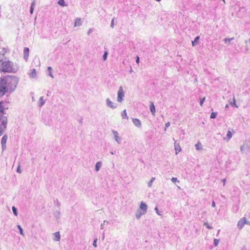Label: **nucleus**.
I'll use <instances>...</instances> for the list:
<instances>
[{
    "instance_id": "1",
    "label": "nucleus",
    "mask_w": 250,
    "mask_h": 250,
    "mask_svg": "<svg viewBox=\"0 0 250 250\" xmlns=\"http://www.w3.org/2000/svg\"><path fill=\"white\" fill-rule=\"evenodd\" d=\"M18 77L8 75L0 80V96H4L6 93H11L17 87L19 83Z\"/></svg>"
},
{
    "instance_id": "2",
    "label": "nucleus",
    "mask_w": 250,
    "mask_h": 250,
    "mask_svg": "<svg viewBox=\"0 0 250 250\" xmlns=\"http://www.w3.org/2000/svg\"><path fill=\"white\" fill-rule=\"evenodd\" d=\"M2 103L0 102V136L5 130L7 125V117L4 116L5 108L2 105Z\"/></svg>"
},
{
    "instance_id": "3",
    "label": "nucleus",
    "mask_w": 250,
    "mask_h": 250,
    "mask_svg": "<svg viewBox=\"0 0 250 250\" xmlns=\"http://www.w3.org/2000/svg\"><path fill=\"white\" fill-rule=\"evenodd\" d=\"M18 68L15 67L13 62L9 61H3L2 62L0 72L4 73H15Z\"/></svg>"
},
{
    "instance_id": "4",
    "label": "nucleus",
    "mask_w": 250,
    "mask_h": 250,
    "mask_svg": "<svg viewBox=\"0 0 250 250\" xmlns=\"http://www.w3.org/2000/svg\"><path fill=\"white\" fill-rule=\"evenodd\" d=\"M124 92L123 91L122 87L120 86L118 91L117 101L119 103H122L124 100L123 98L124 97Z\"/></svg>"
},
{
    "instance_id": "5",
    "label": "nucleus",
    "mask_w": 250,
    "mask_h": 250,
    "mask_svg": "<svg viewBox=\"0 0 250 250\" xmlns=\"http://www.w3.org/2000/svg\"><path fill=\"white\" fill-rule=\"evenodd\" d=\"M247 223V219L245 217L241 219L237 223V227L239 229H242L244 225Z\"/></svg>"
},
{
    "instance_id": "6",
    "label": "nucleus",
    "mask_w": 250,
    "mask_h": 250,
    "mask_svg": "<svg viewBox=\"0 0 250 250\" xmlns=\"http://www.w3.org/2000/svg\"><path fill=\"white\" fill-rule=\"evenodd\" d=\"M106 104L107 107L112 109H115L117 107V104L111 102L109 98L106 99Z\"/></svg>"
},
{
    "instance_id": "7",
    "label": "nucleus",
    "mask_w": 250,
    "mask_h": 250,
    "mask_svg": "<svg viewBox=\"0 0 250 250\" xmlns=\"http://www.w3.org/2000/svg\"><path fill=\"white\" fill-rule=\"evenodd\" d=\"M140 210L143 211V213H146V212L147 209V206L143 202H142L141 203L139 209Z\"/></svg>"
},
{
    "instance_id": "8",
    "label": "nucleus",
    "mask_w": 250,
    "mask_h": 250,
    "mask_svg": "<svg viewBox=\"0 0 250 250\" xmlns=\"http://www.w3.org/2000/svg\"><path fill=\"white\" fill-rule=\"evenodd\" d=\"M112 132L114 136V139L115 141L118 143L120 144L121 142V137L118 135V132L114 130H112Z\"/></svg>"
},
{
    "instance_id": "9",
    "label": "nucleus",
    "mask_w": 250,
    "mask_h": 250,
    "mask_svg": "<svg viewBox=\"0 0 250 250\" xmlns=\"http://www.w3.org/2000/svg\"><path fill=\"white\" fill-rule=\"evenodd\" d=\"M7 138H8L7 135H4L1 139V144L2 148L3 150H4L6 148V144Z\"/></svg>"
},
{
    "instance_id": "10",
    "label": "nucleus",
    "mask_w": 250,
    "mask_h": 250,
    "mask_svg": "<svg viewBox=\"0 0 250 250\" xmlns=\"http://www.w3.org/2000/svg\"><path fill=\"white\" fill-rule=\"evenodd\" d=\"M250 147L248 145H244L241 146L240 150L242 153H247L249 152Z\"/></svg>"
},
{
    "instance_id": "11",
    "label": "nucleus",
    "mask_w": 250,
    "mask_h": 250,
    "mask_svg": "<svg viewBox=\"0 0 250 250\" xmlns=\"http://www.w3.org/2000/svg\"><path fill=\"white\" fill-rule=\"evenodd\" d=\"M132 122L134 125L138 127H141L142 124L141 121L137 118L132 119Z\"/></svg>"
},
{
    "instance_id": "12",
    "label": "nucleus",
    "mask_w": 250,
    "mask_h": 250,
    "mask_svg": "<svg viewBox=\"0 0 250 250\" xmlns=\"http://www.w3.org/2000/svg\"><path fill=\"white\" fill-rule=\"evenodd\" d=\"M82 24L81 19L80 18H76L74 22V27L80 26Z\"/></svg>"
},
{
    "instance_id": "13",
    "label": "nucleus",
    "mask_w": 250,
    "mask_h": 250,
    "mask_svg": "<svg viewBox=\"0 0 250 250\" xmlns=\"http://www.w3.org/2000/svg\"><path fill=\"white\" fill-rule=\"evenodd\" d=\"M29 49L28 47H25L23 50L24 58L27 60L29 56Z\"/></svg>"
},
{
    "instance_id": "14",
    "label": "nucleus",
    "mask_w": 250,
    "mask_h": 250,
    "mask_svg": "<svg viewBox=\"0 0 250 250\" xmlns=\"http://www.w3.org/2000/svg\"><path fill=\"white\" fill-rule=\"evenodd\" d=\"M53 240L56 241H59L60 240V234L59 232H56L53 233Z\"/></svg>"
},
{
    "instance_id": "15",
    "label": "nucleus",
    "mask_w": 250,
    "mask_h": 250,
    "mask_svg": "<svg viewBox=\"0 0 250 250\" xmlns=\"http://www.w3.org/2000/svg\"><path fill=\"white\" fill-rule=\"evenodd\" d=\"M45 103V100L43 99V97H41L38 103V105L39 107H42Z\"/></svg>"
},
{
    "instance_id": "16",
    "label": "nucleus",
    "mask_w": 250,
    "mask_h": 250,
    "mask_svg": "<svg viewBox=\"0 0 250 250\" xmlns=\"http://www.w3.org/2000/svg\"><path fill=\"white\" fill-rule=\"evenodd\" d=\"M145 213H143V211L140 210V209H138L137 211V212L135 214V216H136V218L137 219H139L141 216L145 214Z\"/></svg>"
},
{
    "instance_id": "17",
    "label": "nucleus",
    "mask_w": 250,
    "mask_h": 250,
    "mask_svg": "<svg viewBox=\"0 0 250 250\" xmlns=\"http://www.w3.org/2000/svg\"><path fill=\"white\" fill-rule=\"evenodd\" d=\"M150 110L152 115H154L155 113V107L152 102L151 103V105H150Z\"/></svg>"
},
{
    "instance_id": "18",
    "label": "nucleus",
    "mask_w": 250,
    "mask_h": 250,
    "mask_svg": "<svg viewBox=\"0 0 250 250\" xmlns=\"http://www.w3.org/2000/svg\"><path fill=\"white\" fill-rule=\"evenodd\" d=\"M102 162H98L95 165V170L96 171H98L102 166Z\"/></svg>"
},
{
    "instance_id": "19",
    "label": "nucleus",
    "mask_w": 250,
    "mask_h": 250,
    "mask_svg": "<svg viewBox=\"0 0 250 250\" xmlns=\"http://www.w3.org/2000/svg\"><path fill=\"white\" fill-rule=\"evenodd\" d=\"M29 75L31 78H35L36 77V71L35 69L31 70V72L29 73Z\"/></svg>"
},
{
    "instance_id": "20",
    "label": "nucleus",
    "mask_w": 250,
    "mask_h": 250,
    "mask_svg": "<svg viewBox=\"0 0 250 250\" xmlns=\"http://www.w3.org/2000/svg\"><path fill=\"white\" fill-rule=\"evenodd\" d=\"M234 39V38H225L224 39V41L225 43L229 44L230 43V42L232 41Z\"/></svg>"
},
{
    "instance_id": "21",
    "label": "nucleus",
    "mask_w": 250,
    "mask_h": 250,
    "mask_svg": "<svg viewBox=\"0 0 250 250\" xmlns=\"http://www.w3.org/2000/svg\"><path fill=\"white\" fill-rule=\"evenodd\" d=\"M54 215L55 216V217L57 219H59L60 218V215H61V213L59 211H56L54 213Z\"/></svg>"
},
{
    "instance_id": "22",
    "label": "nucleus",
    "mask_w": 250,
    "mask_h": 250,
    "mask_svg": "<svg viewBox=\"0 0 250 250\" xmlns=\"http://www.w3.org/2000/svg\"><path fill=\"white\" fill-rule=\"evenodd\" d=\"M199 39H200V37L199 36H197L195 38L194 40L192 42V46H195L196 44V43L199 41Z\"/></svg>"
},
{
    "instance_id": "23",
    "label": "nucleus",
    "mask_w": 250,
    "mask_h": 250,
    "mask_svg": "<svg viewBox=\"0 0 250 250\" xmlns=\"http://www.w3.org/2000/svg\"><path fill=\"white\" fill-rule=\"evenodd\" d=\"M121 116L123 118H126V119H128V116L127 115V113H126V110L125 109L122 112V114H121Z\"/></svg>"
},
{
    "instance_id": "24",
    "label": "nucleus",
    "mask_w": 250,
    "mask_h": 250,
    "mask_svg": "<svg viewBox=\"0 0 250 250\" xmlns=\"http://www.w3.org/2000/svg\"><path fill=\"white\" fill-rule=\"evenodd\" d=\"M196 149L197 150L202 149V146L199 142H198L195 146Z\"/></svg>"
},
{
    "instance_id": "25",
    "label": "nucleus",
    "mask_w": 250,
    "mask_h": 250,
    "mask_svg": "<svg viewBox=\"0 0 250 250\" xmlns=\"http://www.w3.org/2000/svg\"><path fill=\"white\" fill-rule=\"evenodd\" d=\"M52 67H50V66H48L47 67V70L49 72V76H50L51 78H54V76L52 74Z\"/></svg>"
},
{
    "instance_id": "26",
    "label": "nucleus",
    "mask_w": 250,
    "mask_h": 250,
    "mask_svg": "<svg viewBox=\"0 0 250 250\" xmlns=\"http://www.w3.org/2000/svg\"><path fill=\"white\" fill-rule=\"evenodd\" d=\"M175 150L176 151V153L177 154V152H179L181 151L180 146L179 145H176V141H175Z\"/></svg>"
},
{
    "instance_id": "27",
    "label": "nucleus",
    "mask_w": 250,
    "mask_h": 250,
    "mask_svg": "<svg viewBox=\"0 0 250 250\" xmlns=\"http://www.w3.org/2000/svg\"><path fill=\"white\" fill-rule=\"evenodd\" d=\"M155 178L154 177H152L150 181L148 183V187L150 188L152 186V183L155 180Z\"/></svg>"
},
{
    "instance_id": "28",
    "label": "nucleus",
    "mask_w": 250,
    "mask_h": 250,
    "mask_svg": "<svg viewBox=\"0 0 250 250\" xmlns=\"http://www.w3.org/2000/svg\"><path fill=\"white\" fill-rule=\"evenodd\" d=\"M12 211L13 212L15 216H17L18 215V211H17V209L14 206H13L12 208Z\"/></svg>"
},
{
    "instance_id": "29",
    "label": "nucleus",
    "mask_w": 250,
    "mask_h": 250,
    "mask_svg": "<svg viewBox=\"0 0 250 250\" xmlns=\"http://www.w3.org/2000/svg\"><path fill=\"white\" fill-rule=\"evenodd\" d=\"M232 133L231 132V131L230 130H229L227 132V136L228 137V140H230V139L232 137Z\"/></svg>"
},
{
    "instance_id": "30",
    "label": "nucleus",
    "mask_w": 250,
    "mask_h": 250,
    "mask_svg": "<svg viewBox=\"0 0 250 250\" xmlns=\"http://www.w3.org/2000/svg\"><path fill=\"white\" fill-rule=\"evenodd\" d=\"M17 228H18V229H19V230L20 231V234H21L22 236H23L24 235V233H23V229L21 228V226L18 225L17 226Z\"/></svg>"
},
{
    "instance_id": "31",
    "label": "nucleus",
    "mask_w": 250,
    "mask_h": 250,
    "mask_svg": "<svg viewBox=\"0 0 250 250\" xmlns=\"http://www.w3.org/2000/svg\"><path fill=\"white\" fill-rule=\"evenodd\" d=\"M58 3L60 5L62 6H64L66 5L65 4L64 0H59Z\"/></svg>"
},
{
    "instance_id": "32",
    "label": "nucleus",
    "mask_w": 250,
    "mask_h": 250,
    "mask_svg": "<svg viewBox=\"0 0 250 250\" xmlns=\"http://www.w3.org/2000/svg\"><path fill=\"white\" fill-rule=\"evenodd\" d=\"M216 115H217V113H216V112H212V113H211V115H210V118L211 119H214V118H216Z\"/></svg>"
},
{
    "instance_id": "33",
    "label": "nucleus",
    "mask_w": 250,
    "mask_h": 250,
    "mask_svg": "<svg viewBox=\"0 0 250 250\" xmlns=\"http://www.w3.org/2000/svg\"><path fill=\"white\" fill-rule=\"evenodd\" d=\"M55 204L56 206H57L58 208H59L61 205V203L59 202V201L58 199H56L55 201Z\"/></svg>"
},
{
    "instance_id": "34",
    "label": "nucleus",
    "mask_w": 250,
    "mask_h": 250,
    "mask_svg": "<svg viewBox=\"0 0 250 250\" xmlns=\"http://www.w3.org/2000/svg\"><path fill=\"white\" fill-rule=\"evenodd\" d=\"M107 54H108V53L107 51L104 52V53L103 55V59L104 61L106 60V59H107Z\"/></svg>"
},
{
    "instance_id": "35",
    "label": "nucleus",
    "mask_w": 250,
    "mask_h": 250,
    "mask_svg": "<svg viewBox=\"0 0 250 250\" xmlns=\"http://www.w3.org/2000/svg\"><path fill=\"white\" fill-rule=\"evenodd\" d=\"M229 104H230V105H231L232 106H235L236 107H237V106L236 105V104H235V100L234 97H233V102H229Z\"/></svg>"
},
{
    "instance_id": "36",
    "label": "nucleus",
    "mask_w": 250,
    "mask_h": 250,
    "mask_svg": "<svg viewBox=\"0 0 250 250\" xmlns=\"http://www.w3.org/2000/svg\"><path fill=\"white\" fill-rule=\"evenodd\" d=\"M204 225H205L206 226V227L208 229H212V227L211 226H210V225H209L208 223H204Z\"/></svg>"
},
{
    "instance_id": "37",
    "label": "nucleus",
    "mask_w": 250,
    "mask_h": 250,
    "mask_svg": "<svg viewBox=\"0 0 250 250\" xmlns=\"http://www.w3.org/2000/svg\"><path fill=\"white\" fill-rule=\"evenodd\" d=\"M205 99H206L205 97H204L203 99L200 100V104L201 106H202V104H203Z\"/></svg>"
},
{
    "instance_id": "38",
    "label": "nucleus",
    "mask_w": 250,
    "mask_h": 250,
    "mask_svg": "<svg viewBox=\"0 0 250 250\" xmlns=\"http://www.w3.org/2000/svg\"><path fill=\"white\" fill-rule=\"evenodd\" d=\"M218 243H219L218 240H217L216 239H214V244L215 246H217L218 244Z\"/></svg>"
},
{
    "instance_id": "39",
    "label": "nucleus",
    "mask_w": 250,
    "mask_h": 250,
    "mask_svg": "<svg viewBox=\"0 0 250 250\" xmlns=\"http://www.w3.org/2000/svg\"><path fill=\"white\" fill-rule=\"evenodd\" d=\"M97 238H95L94 239L93 243V245L95 247H97Z\"/></svg>"
},
{
    "instance_id": "40",
    "label": "nucleus",
    "mask_w": 250,
    "mask_h": 250,
    "mask_svg": "<svg viewBox=\"0 0 250 250\" xmlns=\"http://www.w3.org/2000/svg\"><path fill=\"white\" fill-rule=\"evenodd\" d=\"M169 126H170V123L169 122H168L165 124V130H166L167 129V128Z\"/></svg>"
},
{
    "instance_id": "41",
    "label": "nucleus",
    "mask_w": 250,
    "mask_h": 250,
    "mask_svg": "<svg viewBox=\"0 0 250 250\" xmlns=\"http://www.w3.org/2000/svg\"><path fill=\"white\" fill-rule=\"evenodd\" d=\"M171 180L172 183H175V182H176L177 181V178L173 177L171 178Z\"/></svg>"
},
{
    "instance_id": "42",
    "label": "nucleus",
    "mask_w": 250,
    "mask_h": 250,
    "mask_svg": "<svg viewBox=\"0 0 250 250\" xmlns=\"http://www.w3.org/2000/svg\"><path fill=\"white\" fill-rule=\"evenodd\" d=\"M155 211H156V213H157L158 215H161V214L159 213V210H158V208H157V207H156V208H155Z\"/></svg>"
},
{
    "instance_id": "43",
    "label": "nucleus",
    "mask_w": 250,
    "mask_h": 250,
    "mask_svg": "<svg viewBox=\"0 0 250 250\" xmlns=\"http://www.w3.org/2000/svg\"><path fill=\"white\" fill-rule=\"evenodd\" d=\"M36 5V1L35 0H34L32 3H31V7H34V6H35Z\"/></svg>"
},
{
    "instance_id": "44",
    "label": "nucleus",
    "mask_w": 250,
    "mask_h": 250,
    "mask_svg": "<svg viewBox=\"0 0 250 250\" xmlns=\"http://www.w3.org/2000/svg\"><path fill=\"white\" fill-rule=\"evenodd\" d=\"M110 26H111V27L112 28L114 27V19H113L111 21Z\"/></svg>"
},
{
    "instance_id": "45",
    "label": "nucleus",
    "mask_w": 250,
    "mask_h": 250,
    "mask_svg": "<svg viewBox=\"0 0 250 250\" xmlns=\"http://www.w3.org/2000/svg\"><path fill=\"white\" fill-rule=\"evenodd\" d=\"M92 32V28L89 29V30L87 31V35H89Z\"/></svg>"
},
{
    "instance_id": "46",
    "label": "nucleus",
    "mask_w": 250,
    "mask_h": 250,
    "mask_svg": "<svg viewBox=\"0 0 250 250\" xmlns=\"http://www.w3.org/2000/svg\"><path fill=\"white\" fill-rule=\"evenodd\" d=\"M33 11H34V7H30V13L31 14H33Z\"/></svg>"
},
{
    "instance_id": "47",
    "label": "nucleus",
    "mask_w": 250,
    "mask_h": 250,
    "mask_svg": "<svg viewBox=\"0 0 250 250\" xmlns=\"http://www.w3.org/2000/svg\"><path fill=\"white\" fill-rule=\"evenodd\" d=\"M105 222H106V221H104V223L101 224V229H104V223H105Z\"/></svg>"
},
{
    "instance_id": "48",
    "label": "nucleus",
    "mask_w": 250,
    "mask_h": 250,
    "mask_svg": "<svg viewBox=\"0 0 250 250\" xmlns=\"http://www.w3.org/2000/svg\"><path fill=\"white\" fill-rule=\"evenodd\" d=\"M17 172L18 173H21V170L20 169V166H19L17 169Z\"/></svg>"
},
{
    "instance_id": "49",
    "label": "nucleus",
    "mask_w": 250,
    "mask_h": 250,
    "mask_svg": "<svg viewBox=\"0 0 250 250\" xmlns=\"http://www.w3.org/2000/svg\"><path fill=\"white\" fill-rule=\"evenodd\" d=\"M139 61H140L139 57L137 56V58H136V62L137 63H139Z\"/></svg>"
},
{
    "instance_id": "50",
    "label": "nucleus",
    "mask_w": 250,
    "mask_h": 250,
    "mask_svg": "<svg viewBox=\"0 0 250 250\" xmlns=\"http://www.w3.org/2000/svg\"><path fill=\"white\" fill-rule=\"evenodd\" d=\"M2 62H3L2 59H0V69L1 68V66L2 65Z\"/></svg>"
},
{
    "instance_id": "51",
    "label": "nucleus",
    "mask_w": 250,
    "mask_h": 250,
    "mask_svg": "<svg viewBox=\"0 0 250 250\" xmlns=\"http://www.w3.org/2000/svg\"><path fill=\"white\" fill-rule=\"evenodd\" d=\"M226 181V179H223L222 180V182H223V185H224V186L225 185Z\"/></svg>"
},
{
    "instance_id": "52",
    "label": "nucleus",
    "mask_w": 250,
    "mask_h": 250,
    "mask_svg": "<svg viewBox=\"0 0 250 250\" xmlns=\"http://www.w3.org/2000/svg\"><path fill=\"white\" fill-rule=\"evenodd\" d=\"M211 206H212V207H215V204L214 201L212 202Z\"/></svg>"
},
{
    "instance_id": "53",
    "label": "nucleus",
    "mask_w": 250,
    "mask_h": 250,
    "mask_svg": "<svg viewBox=\"0 0 250 250\" xmlns=\"http://www.w3.org/2000/svg\"><path fill=\"white\" fill-rule=\"evenodd\" d=\"M102 237H103V240H104V232L103 233V236H102Z\"/></svg>"
},
{
    "instance_id": "54",
    "label": "nucleus",
    "mask_w": 250,
    "mask_h": 250,
    "mask_svg": "<svg viewBox=\"0 0 250 250\" xmlns=\"http://www.w3.org/2000/svg\"><path fill=\"white\" fill-rule=\"evenodd\" d=\"M133 72V70H132V68L131 67L130 70V71H129V72H130V73H131V72Z\"/></svg>"
},
{
    "instance_id": "55",
    "label": "nucleus",
    "mask_w": 250,
    "mask_h": 250,
    "mask_svg": "<svg viewBox=\"0 0 250 250\" xmlns=\"http://www.w3.org/2000/svg\"><path fill=\"white\" fill-rule=\"evenodd\" d=\"M229 107V105L228 104H226V106H225V108H228Z\"/></svg>"
},
{
    "instance_id": "56",
    "label": "nucleus",
    "mask_w": 250,
    "mask_h": 250,
    "mask_svg": "<svg viewBox=\"0 0 250 250\" xmlns=\"http://www.w3.org/2000/svg\"><path fill=\"white\" fill-rule=\"evenodd\" d=\"M242 250H247V249H246V248L244 247V248L242 249Z\"/></svg>"
},
{
    "instance_id": "57",
    "label": "nucleus",
    "mask_w": 250,
    "mask_h": 250,
    "mask_svg": "<svg viewBox=\"0 0 250 250\" xmlns=\"http://www.w3.org/2000/svg\"><path fill=\"white\" fill-rule=\"evenodd\" d=\"M246 224L250 225V222L247 221V223H246Z\"/></svg>"
},
{
    "instance_id": "58",
    "label": "nucleus",
    "mask_w": 250,
    "mask_h": 250,
    "mask_svg": "<svg viewBox=\"0 0 250 250\" xmlns=\"http://www.w3.org/2000/svg\"><path fill=\"white\" fill-rule=\"evenodd\" d=\"M110 153L112 155L114 154V153L113 151H111Z\"/></svg>"
},
{
    "instance_id": "59",
    "label": "nucleus",
    "mask_w": 250,
    "mask_h": 250,
    "mask_svg": "<svg viewBox=\"0 0 250 250\" xmlns=\"http://www.w3.org/2000/svg\"><path fill=\"white\" fill-rule=\"evenodd\" d=\"M80 122L81 123H82V120H81L80 121Z\"/></svg>"
},
{
    "instance_id": "60",
    "label": "nucleus",
    "mask_w": 250,
    "mask_h": 250,
    "mask_svg": "<svg viewBox=\"0 0 250 250\" xmlns=\"http://www.w3.org/2000/svg\"><path fill=\"white\" fill-rule=\"evenodd\" d=\"M223 0V1L224 3H225V0Z\"/></svg>"
}]
</instances>
